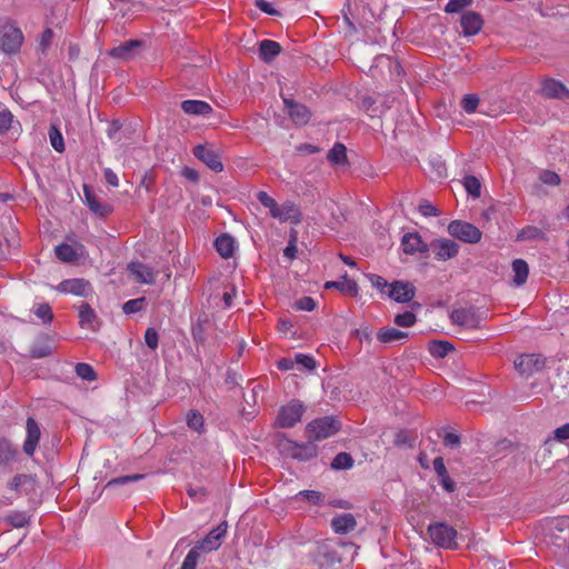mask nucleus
Here are the masks:
<instances>
[{"label": "nucleus", "mask_w": 569, "mask_h": 569, "mask_svg": "<svg viewBox=\"0 0 569 569\" xmlns=\"http://www.w3.org/2000/svg\"><path fill=\"white\" fill-rule=\"evenodd\" d=\"M545 541L555 555L569 556V518H556L545 527Z\"/></svg>", "instance_id": "obj_1"}, {"label": "nucleus", "mask_w": 569, "mask_h": 569, "mask_svg": "<svg viewBox=\"0 0 569 569\" xmlns=\"http://www.w3.org/2000/svg\"><path fill=\"white\" fill-rule=\"evenodd\" d=\"M341 428V422L332 417L327 416L316 419L307 425V433L309 440L320 441L336 435Z\"/></svg>", "instance_id": "obj_2"}, {"label": "nucleus", "mask_w": 569, "mask_h": 569, "mask_svg": "<svg viewBox=\"0 0 569 569\" xmlns=\"http://www.w3.org/2000/svg\"><path fill=\"white\" fill-rule=\"evenodd\" d=\"M428 533L435 545L445 549L457 548V530L453 527L445 522L430 523L428 526Z\"/></svg>", "instance_id": "obj_3"}, {"label": "nucleus", "mask_w": 569, "mask_h": 569, "mask_svg": "<svg viewBox=\"0 0 569 569\" xmlns=\"http://www.w3.org/2000/svg\"><path fill=\"white\" fill-rule=\"evenodd\" d=\"M486 311H480L475 307L455 309L450 319L455 325L466 327L469 329H478L481 326V322L486 319Z\"/></svg>", "instance_id": "obj_4"}, {"label": "nucleus", "mask_w": 569, "mask_h": 569, "mask_svg": "<svg viewBox=\"0 0 569 569\" xmlns=\"http://www.w3.org/2000/svg\"><path fill=\"white\" fill-rule=\"evenodd\" d=\"M278 448L282 453L301 461L309 460L317 456V446L312 440L308 443L299 445L289 439H282L279 441Z\"/></svg>", "instance_id": "obj_5"}, {"label": "nucleus", "mask_w": 569, "mask_h": 569, "mask_svg": "<svg viewBox=\"0 0 569 569\" xmlns=\"http://www.w3.org/2000/svg\"><path fill=\"white\" fill-rule=\"evenodd\" d=\"M23 42L22 31L11 24L0 27V48L8 54L17 53Z\"/></svg>", "instance_id": "obj_6"}, {"label": "nucleus", "mask_w": 569, "mask_h": 569, "mask_svg": "<svg viewBox=\"0 0 569 569\" xmlns=\"http://www.w3.org/2000/svg\"><path fill=\"white\" fill-rule=\"evenodd\" d=\"M448 232L453 238H457L467 243H477L481 240V231L472 223L453 220L448 226Z\"/></svg>", "instance_id": "obj_7"}, {"label": "nucleus", "mask_w": 569, "mask_h": 569, "mask_svg": "<svg viewBox=\"0 0 569 569\" xmlns=\"http://www.w3.org/2000/svg\"><path fill=\"white\" fill-rule=\"evenodd\" d=\"M305 412V406L299 400H292L280 408L276 423L280 428H291L298 423Z\"/></svg>", "instance_id": "obj_8"}, {"label": "nucleus", "mask_w": 569, "mask_h": 569, "mask_svg": "<svg viewBox=\"0 0 569 569\" xmlns=\"http://www.w3.org/2000/svg\"><path fill=\"white\" fill-rule=\"evenodd\" d=\"M338 542L333 540H325L317 545L313 557L315 561L320 567L331 566L336 562H340L341 558L337 551Z\"/></svg>", "instance_id": "obj_9"}, {"label": "nucleus", "mask_w": 569, "mask_h": 569, "mask_svg": "<svg viewBox=\"0 0 569 569\" xmlns=\"http://www.w3.org/2000/svg\"><path fill=\"white\" fill-rule=\"evenodd\" d=\"M193 156L214 172H221L223 170L221 153L218 149L207 144H198L193 148Z\"/></svg>", "instance_id": "obj_10"}, {"label": "nucleus", "mask_w": 569, "mask_h": 569, "mask_svg": "<svg viewBox=\"0 0 569 569\" xmlns=\"http://www.w3.org/2000/svg\"><path fill=\"white\" fill-rule=\"evenodd\" d=\"M545 365L546 358L537 353L521 355L515 360L516 369H518L520 373L527 376L542 370Z\"/></svg>", "instance_id": "obj_11"}, {"label": "nucleus", "mask_w": 569, "mask_h": 569, "mask_svg": "<svg viewBox=\"0 0 569 569\" xmlns=\"http://www.w3.org/2000/svg\"><path fill=\"white\" fill-rule=\"evenodd\" d=\"M386 295L396 302H410L416 296V288L408 281H393Z\"/></svg>", "instance_id": "obj_12"}, {"label": "nucleus", "mask_w": 569, "mask_h": 569, "mask_svg": "<svg viewBox=\"0 0 569 569\" xmlns=\"http://www.w3.org/2000/svg\"><path fill=\"white\" fill-rule=\"evenodd\" d=\"M432 250L435 253V257L438 260L447 261L449 259L455 258L459 252V244L455 242L453 240L440 238L435 239L429 244V250Z\"/></svg>", "instance_id": "obj_13"}, {"label": "nucleus", "mask_w": 569, "mask_h": 569, "mask_svg": "<svg viewBox=\"0 0 569 569\" xmlns=\"http://www.w3.org/2000/svg\"><path fill=\"white\" fill-rule=\"evenodd\" d=\"M227 521L221 522L219 526L210 530V532L201 540L199 541L194 547L199 548V550L202 552H209L212 550H217L222 542L223 537L227 532Z\"/></svg>", "instance_id": "obj_14"}, {"label": "nucleus", "mask_w": 569, "mask_h": 569, "mask_svg": "<svg viewBox=\"0 0 569 569\" xmlns=\"http://www.w3.org/2000/svg\"><path fill=\"white\" fill-rule=\"evenodd\" d=\"M83 193L87 206L96 216L106 218L112 213L113 207L108 202H102L89 186H83Z\"/></svg>", "instance_id": "obj_15"}, {"label": "nucleus", "mask_w": 569, "mask_h": 569, "mask_svg": "<svg viewBox=\"0 0 569 569\" xmlns=\"http://www.w3.org/2000/svg\"><path fill=\"white\" fill-rule=\"evenodd\" d=\"M27 437L23 442V452L28 457H32L36 452L37 446L41 438V430L39 423L29 417L26 422Z\"/></svg>", "instance_id": "obj_16"}, {"label": "nucleus", "mask_w": 569, "mask_h": 569, "mask_svg": "<svg viewBox=\"0 0 569 569\" xmlns=\"http://www.w3.org/2000/svg\"><path fill=\"white\" fill-rule=\"evenodd\" d=\"M283 103L287 108L290 119L297 126H305L311 118V111L302 103L292 99L283 98Z\"/></svg>", "instance_id": "obj_17"}, {"label": "nucleus", "mask_w": 569, "mask_h": 569, "mask_svg": "<svg viewBox=\"0 0 569 569\" xmlns=\"http://www.w3.org/2000/svg\"><path fill=\"white\" fill-rule=\"evenodd\" d=\"M403 252L407 254L426 253L429 244L425 242L418 232H408L401 239Z\"/></svg>", "instance_id": "obj_18"}, {"label": "nucleus", "mask_w": 569, "mask_h": 569, "mask_svg": "<svg viewBox=\"0 0 569 569\" xmlns=\"http://www.w3.org/2000/svg\"><path fill=\"white\" fill-rule=\"evenodd\" d=\"M57 290L63 293H72L80 297H87L91 291L90 283L84 279H68L61 281Z\"/></svg>", "instance_id": "obj_19"}, {"label": "nucleus", "mask_w": 569, "mask_h": 569, "mask_svg": "<svg viewBox=\"0 0 569 569\" xmlns=\"http://www.w3.org/2000/svg\"><path fill=\"white\" fill-rule=\"evenodd\" d=\"M460 23L465 36H476L480 32L483 20L478 12L467 11L461 16Z\"/></svg>", "instance_id": "obj_20"}, {"label": "nucleus", "mask_w": 569, "mask_h": 569, "mask_svg": "<svg viewBox=\"0 0 569 569\" xmlns=\"http://www.w3.org/2000/svg\"><path fill=\"white\" fill-rule=\"evenodd\" d=\"M541 93L549 99L565 100L569 98V90L566 86L555 79H546L542 83Z\"/></svg>", "instance_id": "obj_21"}, {"label": "nucleus", "mask_w": 569, "mask_h": 569, "mask_svg": "<svg viewBox=\"0 0 569 569\" xmlns=\"http://www.w3.org/2000/svg\"><path fill=\"white\" fill-rule=\"evenodd\" d=\"M36 476L27 473L16 475L8 483L9 489L18 493H30L36 489Z\"/></svg>", "instance_id": "obj_22"}, {"label": "nucleus", "mask_w": 569, "mask_h": 569, "mask_svg": "<svg viewBox=\"0 0 569 569\" xmlns=\"http://www.w3.org/2000/svg\"><path fill=\"white\" fill-rule=\"evenodd\" d=\"M357 521L352 513H342L331 519V528L336 533L346 535L356 529Z\"/></svg>", "instance_id": "obj_23"}, {"label": "nucleus", "mask_w": 569, "mask_h": 569, "mask_svg": "<svg viewBox=\"0 0 569 569\" xmlns=\"http://www.w3.org/2000/svg\"><path fill=\"white\" fill-rule=\"evenodd\" d=\"M53 348L50 343V336L42 333L37 337L36 341L30 348V357L33 359H41L51 356Z\"/></svg>", "instance_id": "obj_24"}, {"label": "nucleus", "mask_w": 569, "mask_h": 569, "mask_svg": "<svg viewBox=\"0 0 569 569\" xmlns=\"http://www.w3.org/2000/svg\"><path fill=\"white\" fill-rule=\"evenodd\" d=\"M142 46L140 40H129L110 50V56L121 60H128L133 57L134 51Z\"/></svg>", "instance_id": "obj_25"}, {"label": "nucleus", "mask_w": 569, "mask_h": 569, "mask_svg": "<svg viewBox=\"0 0 569 569\" xmlns=\"http://www.w3.org/2000/svg\"><path fill=\"white\" fill-rule=\"evenodd\" d=\"M433 469L440 480L442 488L448 492H453L456 489V482L449 477L442 457L435 458Z\"/></svg>", "instance_id": "obj_26"}, {"label": "nucleus", "mask_w": 569, "mask_h": 569, "mask_svg": "<svg viewBox=\"0 0 569 569\" xmlns=\"http://www.w3.org/2000/svg\"><path fill=\"white\" fill-rule=\"evenodd\" d=\"M181 109L192 116H208L212 112L211 106L201 100H184L181 102Z\"/></svg>", "instance_id": "obj_27"}, {"label": "nucleus", "mask_w": 569, "mask_h": 569, "mask_svg": "<svg viewBox=\"0 0 569 569\" xmlns=\"http://www.w3.org/2000/svg\"><path fill=\"white\" fill-rule=\"evenodd\" d=\"M128 270L136 277V280L141 283H153L154 276L149 267H146L141 262H131L128 266Z\"/></svg>", "instance_id": "obj_28"}, {"label": "nucleus", "mask_w": 569, "mask_h": 569, "mask_svg": "<svg viewBox=\"0 0 569 569\" xmlns=\"http://www.w3.org/2000/svg\"><path fill=\"white\" fill-rule=\"evenodd\" d=\"M281 52V46L279 42L273 40H262L259 43L260 58L270 63Z\"/></svg>", "instance_id": "obj_29"}, {"label": "nucleus", "mask_w": 569, "mask_h": 569, "mask_svg": "<svg viewBox=\"0 0 569 569\" xmlns=\"http://www.w3.org/2000/svg\"><path fill=\"white\" fill-rule=\"evenodd\" d=\"M79 323L82 328L91 330L97 329L98 318L94 310L86 302H82L79 309Z\"/></svg>", "instance_id": "obj_30"}, {"label": "nucleus", "mask_w": 569, "mask_h": 569, "mask_svg": "<svg viewBox=\"0 0 569 569\" xmlns=\"http://www.w3.org/2000/svg\"><path fill=\"white\" fill-rule=\"evenodd\" d=\"M407 337L408 332L398 330L392 327L380 328L379 331L377 332V339L381 343H392Z\"/></svg>", "instance_id": "obj_31"}, {"label": "nucleus", "mask_w": 569, "mask_h": 569, "mask_svg": "<svg viewBox=\"0 0 569 569\" xmlns=\"http://www.w3.org/2000/svg\"><path fill=\"white\" fill-rule=\"evenodd\" d=\"M214 247L222 258H230L234 251V239L230 234L223 233L216 239Z\"/></svg>", "instance_id": "obj_32"}, {"label": "nucleus", "mask_w": 569, "mask_h": 569, "mask_svg": "<svg viewBox=\"0 0 569 569\" xmlns=\"http://www.w3.org/2000/svg\"><path fill=\"white\" fill-rule=\"evenodd\" d=\"M54 252L57 258L62 262L74 263L80 258L77 249L68 243H61L57 246Z\"/></svg>", "instance_id": "obj_33"}, {"label": "nucleus", "mask_w": 569, "mask_h": 569, "mask_svg": "<svg viewBox=\"0 0 569 569\" xmlns=\"http://www.w3.org/2000/svg\"><path fill=\"white\" fill-rule=\"evenodd\" d=\"M328 161L333 166H340L348 162L347 148L341 142H336L327 154Z\"/></svg>", "instance_id": "obj_34"}, {"label": "nucleus", "mask_w": 569, "mask_h": 569, "mask_svg": "<svg viewBox=\"0 0 569 569\" xmlns=\"http://www.w3.org/2000/svg\"><path fill=\"white\" fill-rule=\"evenodd\" d=\"M428 350L432 357L442 359L453 350V346L448 341L432 340L429 342Z\"/></svg>", "instance_id": "obj_35"}, {"label": "nucleus", "mask_w": 569, "mask_h": 569, "mask_svg": "<svg viewBox=\"0 0 569 569\" xmlns=\"http://www.w3.org/2000/svg\"><path fill=\"white\" fill-rule=\"evenodd\" d=\"M512 270L515 272L513 283L516 286H522L528 278L529 267L528 263L522 259H516L512 262Z\"/></svg>", "instance_id": "obj_36"}, {"label": "nucleus", "mask_w": 569, "mask_h": 569, "mask_svg": "<svg viewBox=\"0 0 569 569\" xmlns=\"http://www.w3.org/2000/svg\"><path fill=\"white\" fill-rule=\"evenodd\" d=\"M30 520V516L26 511H11L3 518V521L12 528H24Z\"/></svg>", "instance_id": "obj_37"}, {"label": "nucleus", "mask_w": 569, "mask_h": 569, "mask_svg": "<svg viewBox=\"0 0 569 569\" xmlns=\"http://www.w3.org/2000/svg\"><path fill=\"white\" fill-rule=\"evenodd\" d=\"M281 221H290L295 224L301 221V212L298 207L290 201L281 204Z\"/></svg>", "instance_id": "obj_38"}, {"label": "nucleus", "mask_w": 569, "mask_h": 569, "mask_svg": "<svg viewBox=\"0 0 569 569\" xmlns=\"http://www.w3.org/2000/svg\"><path fill=\"white\" fill-rule=\"evenodd\" d=\"M17 449L12 442L6 438L0 439V465H8L14 460Z\"/></svg>", "instance_id": "obj_39"}, {"label": "nucleus", "mask_w": 569, "mask_h": 569, "mask_svg": "<svg viewBox=\"0 0 569 569\" xmlns=\"http://www.w3.org/2000/svg\"><path fill=\"white\" fill-rule=\"evenodd\" d=\"M326 288H336L342 292H348L350 295H357L358 286L356 281L349 280L347 276L343 277V281H329L326 283Z\"/></svg>", "instance_id": "obj_40"}, {"label": "nucleus", "mask_w": 569, "mask_h": 569, "mask_svg": "<svg viewBox=\"0 0 569 569\" xmlns=\"http://www.w3.org/2000/svg\"><path fill=\"white\" fill-rule=\"evenodd\" d=\"M353 458L350 453L339 452L331 462V468L335 470H347L353 466Z\"/></svg>", "instance_id": "obj_41"}, {"label": "nucleus", "mask_w": 569, "mask_h": 569, "mask_svg": "<svg viewBox=\"0 0 569 569\" xmlns=\"http://www.w3.org/2000/svg\"><path fill=\"white\" fill-rule=\"evenodd\" d=\"M463 186L467 192L473 198H479L481 194V183L479 179L475 176H466L463 180Z\"/></svg>", "instance_id": "obj_42"}, {"label": "nucleus", "mask_w": 569, "mask_h": 569, "mask_svg": "<svg viewBox=\"0 0 569 569\" xmlns=\"http://www.w3.org/2000/svg\"><path fill=\"white\" fill-rule=\"evenodd\" d=\"M187 425L190 429L201 432L203 430V417L197 410H190L187 413Z\"/></svg>", "instance_id": "obj_43"}, {"label": "nucleus", "mask_w": 569, "mask_h": 569, "mask_svg": "<svg viewBox=\"0 0 569 569\" xmlns=\"http://www.w3.org/2000/svg\"><path fill=\"white\" fill-rule=\"evenodd\" d=\"M13 121V114L2 103H0V136L8 132Z\"/></svg>", "instance_id": "obj_44"}, {"label": "nucleus", "mask_w": 569, "mask_h": 569, "mask_svg": "<svg viewBox=\"0 0 569 569\" xmlns=\"http://www.w3.org/2000/svg\"><path fill=\"white\" fill-rule=\"evenodd\" d=\"M143 478H144V475H141V473L117 477V478L109 480L107 482V485L104 486V489H110L116 486L127 485V483H130L133 481L141 480Z\"/></svg>", "instance_id": "obj_45"}, {"label": "nucleus", "mask_w": 569, "mask_h": 569, "mask_svg": "<svg viewBox=\"0 0 569 569\" xmlns=\"http://www.w3.org/2000/svg\"><path fill=\"white\" fill-rule=\"evenodd\" d=\"M49 138L51 146L58 152H62L64 150V142L61 132L56 126H51L49 129Z\"/></svg>", "instance_id": "obj_46"}, {"label": "nucleus", "mask_w": 569, "mask_h": 569, "mask_svg": "<svg viewBox=\"0 0 569 569\" xmlns=\"http://www.w3.org/2000/svg\"><path fill=\"white\" fill-rule=\"evenodd\" d=\"M76 373L78 377L87 381H93L97 379L93 368L84 362L77 363Z\"/></svg>", "instance_id": "obj_47"}, {"label": "nucleus", "mask_w": 569, "mask_h": 569, "mask_svg": "<svg viewBox=\"0 0 569 569\" xmlns=\"http://www.w3.org/2000/svg\"><path fill=\"white\" fill-rule=\"evenodd\" d=\"M201 551L199 548H191L187 553L180 569H197L198 560Z\"/></svg>", "instance_id": "obj_48"}, {"label": "nucleus", "mask_w": 569, "mask_h": 569, "mask_svg": "<svg viewBox=\"0 0 569 569\" xmlns=\"http://www.w3.org/2000/svg\"><path fill=\"white\" fill-rule=\"evenodd\" d=\"M144 303H146V298H143V297L128 300L127 302L123 303L122 311L126 315L139 312L143 309Z\"/></svg>", "instance_id": "obj_49"}, {"label": "nucleus", "mask_w": 569, "mask_h": 569, "mask_svg": "<svg viewBox=\"0 0 569 569\" xmlns=\"http://www.w3.org/2000/svg\"><path fill=\"white\" fill-rule=\"evenodd\" d=\"M416 321H417V317L411 311H406L403 313H399L393 319V322L397 326L403 327V328H409V327L413 326L416 323Z\"/></svg>", "instance_id": "obj_50"}, {"label": "nucleus", "mask_w": 569, "mask_h": 569, "mask_svg": "<svg viewBox=\"0 0 569 569\" xmlns=\"http://www.w3.org/2000/svg\"><path fill=\"white\" fill-rule=\"evenodd\" d=\"M478 104H479V97L473 93L466 94L461 100V108L467 113L475 112L477 110Z\"/></svg>", "instance_id": "obj_51"}, {"label": "nucleus", "mask_w": 569, "mask_h": 569, "mask_svg": "<svg viewBox=\"0 0 569 569\" xmlns=\"http://www.w3.org/2000/svg\"><path fill=\"white\" fill-rule=\"evenodd\" d=\"M299 497H301L302 500H306L315 506H319L323 501V495L316 490H303L300 491Z\"/></svg>", "instance_id": "obj_52"}, {"label": "nucleus", "mask_w": 569, "mask_h": 569, "mask_svg": "<svg viewBox=\"0 0 569 569\" xmlns=\"http://www.w3.org/2000/svg\"><path fill=\"white\" fill-rule=\"evenodd\" d=\"M472 4V0H449L445 7L447 13H457Z\"/></svg>", "instance_id": "obj_53"}, {"label": "nucleus", "mask_w": 569, "mask_h": 569, "mask_svg": "<svg viewBox=\"0 0 569 569\" xmlns=\"http://www.w3.org/2000/svg\"><path fill=\"white\" fill-rule=\"evenodd\" d=\"M539 179L541 182L549 186H558L561 182L559 174L551 170H542Z\"/></svg>", "instance_id": "obj_54"}, {"label": "nucleus", "mask_w": 569, "mask_h": 569, "mask_svg": "<svg viewBox=\"0 0 569 569\" xmlns=\"http://www.w3.org/2000/svg\"><path fill=\"white\" fill-rule=\"evenodd\" d=\"M293 359L295 365L301 366L307 370H313L316 368V360L311 356L297 353Z\"/></svg>", "instance_id": "obj_55"}, {"label": "nucleus", "mask_w": 569, "mask_h": 569, "mask_svg": "<svg viewBox=\"0 0 569 569\" xmlns=\"http://www.w3.org/2000/svg\"><path fill=\"white\" fill-rule=\"evenodd\" d=\"M36 316L43 320L44 323H49L53 319L51 307L48 303H41L34 311Z\"/></svg>", "instance_id": "obj_56"}, {"label": "nucleus", "mask_w": 569, "mask_h": 569, "mask_svg": "<svg viewBox=\"0 0 569 569\" xmlns=\"http://www.w3.org/2000/svg\"><path fill=\"white\" fill-rule=\"evenodd\" d=\"M187 493L190 498H192L193 500L196 501H203L204 498L207 497L208 495V491L204 487L202 486H197V487H192V486H189L187 488Z\"/></svg>", "instance_id": "obj_57"}, {"label": "nucleus", "mask_w": 569, "mask_h": 569, "mask_svg": "<svg viewBox=\"0 0 569 569\" xmlns=\"http://www.w3.org/2000/svg\"><path fill=\"white\" fill-rule=\"evenodd\" d=\"M419 212L425 217H438L440 211L431 204L428 200H422L419 203Z\"/></svg>", "instance_id": "obj_58"}, {"label": "nucleus", "mask_w": 569, "mask_h": 569, "mask_svg": "<svg viewBox=\"0 0 569 569\" xmlns=\"http://www.w3.org/2000/svg\"><path fill=\"white\" fill-rule=\"evenodd\" d=\"M395 445L398 446V447H401V446L412 447L413 446V438H412V436L410 435L409 431L400 430L396 435Z\"/></svg>", "instance_id": "obj_59"}, {"label": "nucleus", "mask_w": 569, "mask_h": 569, "mask_svg": "<svg viewBox=\"0 0 569 569\" xmlns=\"http://www.w3.org/2000/svg\"><path fill=\"white\" fill-rule=\"evenodd\" d=\"M52 39H53L52 29H50V28L44 29L43 32L41 33L40 41H39V48L42 53L47 52V50L49 49V47L52 42Z\"/></svg>", "instance_id": "obj_60"}, {"label": "nucleus", "mask_w": 569, "mask_h": 569, "mask_svg": "<svg viewBox=\"0 0 569 569\" xmlns=\"http://www.w3.org/2000/svg\"><path fill=\"white\" fill-rule=\"evenodd\" d=\"M146 345L154 350L158 348L159 335L154 328H148L144 332Z\"/></svg>", "instance_id": "obj_61"}, {"label": "nucleus", "mask_w": 569, "mask_h": 569, "mask_svg": "<svg viewBox=\"0 0 569 569\" xmlns=\"http://www.w3.org/2000/svg\"><path fill=\"white\" fill-rule=\"evenodd\" d=\"M191 333L193 337V340L196 342L203 343L206 341V335H204V326L201 320H198L191 329Z\"/></svg>", "instance_id": "obj_62"}, {"label": "nucleus", "mask_w": 569, "mask_h": 569, "mask_svg": "<svg viewBox=\"0 0 569 569\" xmlns=\"http://www.w3.org/2000/svg\"><path fill=\"white\" fill-rule=\"evenodd\" d=\"M299 310L312 311L316 308V301L311 297H302L295 303Z\"/></svg>", "instance_id": "obj_63"}, {"label": "nucleus", "mask_w": 569, "mask_h": 569, "mask_svg": "<svg viewBox=\"0 0 569 569\" xmlns=\"http://www.w3.org/2000/svg\"><path fill=\"white\" fill-rule=\"evenodd\" d=\"M370 279H371L372 286L376 287L377 289H379L383 293H386L387 290L390 288V283H388V281L385 278H382L381 276L372 274Z\"/></svg>", "instance_id": "obj_64"}]
</instances>
